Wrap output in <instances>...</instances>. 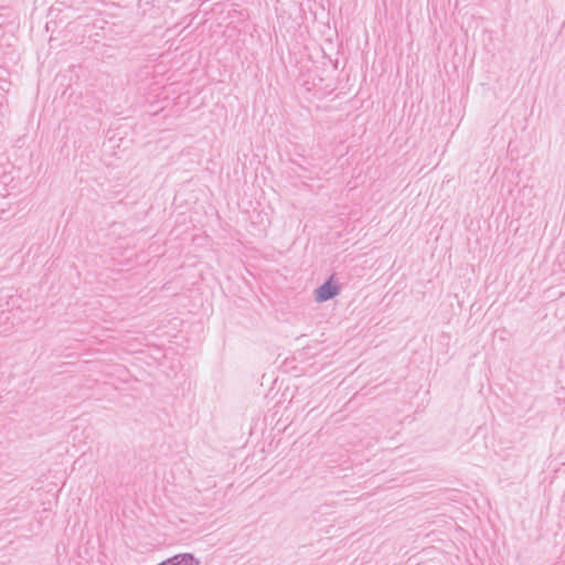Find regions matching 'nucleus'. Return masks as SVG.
Here are the masks:
<instances>
[{"instance_id":"nucleus-1","label":"nucleus","mask_w":565,"mask_h":565,"mask_svg":"<svg viewBox=\"0 0 565 565\" xmlns=\"http://www.w3.org/2000/svg\"><path fill=\"white\" fill-rule=\"evenodd\" d=\"M340 290V285L334 280V275H331L315 290V299L318 302H326L337 297Z\"/></svg>"},{"instance_id":"nucleus-2","label":"nucleus","mask_w":565,"mask_h":565,"mask_svg":"<svg viewBox=\"0 0 565 565\" xmlns=\"http://www.w3.org/2000/svg\"><path fill=\"white\" fill-rule=\"evenodd\" d=\"M291 163L296 164L297 167L301 168L302 170H307L305 167H302L300 163H298L295 159H291Z\"/></svg>"}]
</instances>
